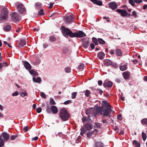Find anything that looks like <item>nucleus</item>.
<instances>
[{
	"label": "nucleus",
	"instance_id": "nucleus-1",
	"mask_svg": "<svg viewBox=\"0 0 147 147\" xmlns=\"http://www.w3.org/2000/svg\"><path fill=\"white\" fill-rule=\"evenodd\" d=\"M102 105L103 108L105 109L103 110L102 117L104 118L105 116L111 117V114L112 111L111 106L107 101L103 100L102 102Z\"/></svg>",
	"mask_w": 147,
	"mask_h": 147
},
{
	"label": "nucleus",
	"instance_id": "nucleus-2",
	"mask_svg": "<svg viewBox=\"0 0 147 147\" xmlns=\"http://www.w3.org/2000/svg\"><path fill=\"white\" fill-rule=\"evenodd\" d=\"M59 116L63 121H65L68 120L70 115L65 108H62L60 110Z\"/></svg>",
	"mask_w": 147,
	"mask_h": 147
},
{
	"label": "nucleus",
	"instance_id": "nucleus-3",
	"mask_svg": "<svg viewBox=\"0 0 147 147\" xmlns=\"http://www.w3.org/2000/svg\"><path fill=\"white\" fill-rule=\"evenodd\" d=\"M8 9L4 7L2 8L0 13V22L6 20L8 18Z\"/></svg>",
	"mask_w": 147,
	"mask_h": 147
},
{
	"label": "nucleus",
	"instance_id": "nucleus-4",
	"mask_svg": "<svg viewBox=\"0 0 147 147\" xmlns=\"http://www.w3.org/2000/svg\"><path fill=\"white\" fill-rule=\"evenodd\" d=\"M62 33L63 35L65 37H68V36L70 37H73V33L69 29L65 28L64 26H62Z\"/></svg>",
	"mask_w": 147,
	"mask_h": 147
},
{
	"label": "nucleus",
	"instance_id": "nucleus-5",
	"mask_svg": "<svg viewBox=\"0 0 147 147\" xmlns=\"http://www.w3.org/2000/svg\"><path fill=\"white\" fill-rule=\"evenodd\" d=\"M74 19V16L73 15L70 16H66L64 18V21L67 24L71 23L73 22Z\"/></svg>",
	"mask_w": 147,
	"mask_h": 147
},
{
	"label": "nucleus",
	"instance_id": "nucleus-6",
	"mask_svg": "<svg viewBox=\"0 0 147 147\" xmlns=\"http://www.w3.org/2000/svg\"><path fill=\"white\" fill-rule=\"evenodd\" d=\"M73 37H77L80 38L84 37L86 36V34L82 31L76 32L74 33Z\"/></svg>",
	"mask_w": 147,
	"mask_h": 147
},
{
	"label": "nucleus",
	"instance_id": "nucleus-7",
	"mask_svg": "<svg viewBox=\"0 0 147 147\" xmlns=\"http://www.w3.org/2000/svg\"><path fill=\"white\" fill-rule=\"evenodd\" d=\"M81 40L83 43V45L85 48H87L89 46V41L87 38H83Z\"/></svg>",
	"mask_w": 147,
	"mask_h": 147
},
{
	"label": "nucleus",
	"instance_id": "nucleus-8",
	"mask_svg": "<svg viewBox=\"0 0 147 147\" xmlns=\"http://www.w3.org/2000/svg\"><path fill=\"white\" fill-rule=\"evenodd\" d=\"M12 19L15 21L18 22L20 20L18 14L14 12L12 13Z\"/></svg>",
	"mask_w": 147,
	"mask_h": 147
},
{
	"label": "nucleus",
	"instance_id": "nucleus-9",
	"mask_svg": "<svg viewBox=\"0 0 147 147\" xmlns=\"http://www.w3.org/2000/svg\"><path fill=\"white\" fill-rule=\"evenodd\" d=\"M62 53L64 55H70L71 51L68 48L65 47L62 49Z\"/></svg>",
	"mask_w": 147,
	"mask_h": 147
},
{
	"label": "nucleus",
	"instance_id": "nucleus-10",
	"mask_svg": "<svg viewBox=\"0 0 147 147\" xmlns=\"http://www.w3.org/2000/svg\"><path fill=\"white\" fill-rule=\"evenodd\" d=\"M109 6L112 10H114L117 8L118 5L116 3L111 2L109 3Z\"/></svg>",
	"mask_w": 147,
	"mask_h": 147
},
{
	"label": "nucleus",
	"instance_id": "nucleus-11",
	"mask_svg": "<svg viewBox=\"0 0 147 147\" xmlns=\"http://www.w3.org/2000/svg\"><path fill=\"white\" fill-rule=\"evenodd\" d=\"M116 11L117 12L120 13L121 16H126L127 14V12L125 10L117 9L116 10Z\"/></svg>",
	"mask_w": 147,
	"mask_h": 147
},
{
	"label": "nucleus",
	"instance_id": "nucleus-12",
	"mask_svg": "<svg viewBox=\"0 0 147 147\" xmlns=\"http://www.w3.org/2000/svg\"><path fill=\"white\" fill-rule=\"evenodd\" d=\"M113 84L111 81H105L103 84V85L105 87L109 88L111 87Z\"/></svg>",
	"mask_w": 147,
	"mask_h": 147
},
{
	"label": "nucleus",
	"instance_id": "nucleus-13",
	"mask_svg": "<svg viewBox=\"0 0 147 147\" xmlns=\"http://www.w3.org/2000/svg\"><path fill=\"white\" fill-rule=\"evenodd\" d=\"M0 136H1V138L2 137L3 138V140L4 141H7L9 138V134L5 132L2 133Z\"/></svg>",
	"mask_w": 147,
	"mask_h": 147
},
{
	"label": "nucleus",
	"instance_id": "nucleus-14",
	"mask_svg": "<svg viewBox=\"0 0 147 147\" xmlns=\"http://www.w3.org/2000/svg\"><path fill=\"white\" fill-rule=\"evenodd\" d=\"M23 63L24 67L27 69H30L32 68L30 64L27 61H23Z\"/></svg>",
	"mask_w": 147,
	"mask_h": 147
},
{
	"label": "nucleus",
	"instance_id": "nucleus-15",
	"mask_svg": "<svg viewBox=\"0 0 147 147\" xmlns=\"http://www.w3.org/2000/svg\"><path fill=\"white\" fill-rule=\"evenodd\" d=\"M103 107H97L96 109V113L97 114L99 113L102 115V111H103Z\"/></svg>",
	"mask_w": 147,
	"mask_h": 147
},
{
	"label": "nucleus",
	"instance_id": "nucleus-16",
	"mask_svg": "<svg viewBox=\"0 0 147 147\" xmlns=\"http://www.w3.org/2000/svg\"><path fill=\"white\" fill-rule=\"evenodd\" d=\"M26 41L25 40L22 39H20L19 42V47H23L26 44Z\"/></svg>",
	"mask_w": 147,
	"mask_h": 147
},
{
	"label": "nucleus",
	"instance_id": "nucleus-17",
	"mask_svg": "<svg viewBox=\"0 0 147 147\" xmlns=\"http://www.w3.org/2000/svg\"><path fill=\"white\" fill-rule=\"evenodd\" d=\"M7 65V63L5 61L3 63H0V71H2V69L5 68Z\"/></svg>",
	"mask_w": 147,
	"mask_h": 147
},
{
	"label": "nucleus",
	"instance_id": "nucleus-18",
	"mask_svg": "<svg viewBox=\"0 0 147 147\" xmlns=\"http://www.w3.org/2000/svg\"><path fill=\"white\" fill-rule=\"evenodd\" d=\"M105 54L102 52H100L98 53L97 57L100 59H103L105 57Z\"/></svg>",
	"mask_w": 147,
	"mask_h": 147
},
{
	"label": "nucleus",
	"instance_id": "nucleus-19",
	"mask_svg": "<svg viewBox=\"0 0 147 147\" xmlns=\"http://www.w3.org/2000/svg\"><path fill=\"white\" fill-rule=\"evenodd\" d=\"M112 63V62L110 60L108 59H105L104 61V65L106 66H108L111 65Z\"/></svg>",
	"mask_w": 147,
	"mask_h": 147
},
{
	"label": "nucleus",
	"instance_id": "nucleus-20",
	"mask_svg": "<svg viewBox=\"0 0 147 147\" xmlns=\"http://www.w3.org/2000/svg\"><path fill=\"white\" fill-rule=\"evenodd\" d=\"M51 110L53 114H56L58 112L57 108L55 106H52L51 107Z\"/></svg>",
	"mask_w": 147,
	"mask_h": 147
},
{
	"label": "nucleus",
	"instance_id": "nucleus-21",
	"mask_svg": "<svg viewBox=\"0 0 147 147\" xmlns=\"http://www.w3.org/2000/svg\"><path fill=\"white\" fill-rule=\"evenodd\" d=\"M90 1L94 4L99 6H101L102 5V2L100 1H98L97 0H90Z\"/></svg>",
	"mask_w": 147,
	"mask_h": 147
},
{
	"label": "nucleus",
	"instance_id": "nucleus-22",
	"mask_svg": "<svg viewBox=\"0 0 147 147\" xmlns=\"http://www.w3.org/2000/svg\"><path fill=\"white\" fill-rule=\"evenodd\" d=\"M95 147H104V144L100 142H96L94 145Z\"/></svg>",
	"mask_w": 147,
	"mask_h": 147
},
{
	"label": "nucleus",
	"instance_id": "nucleus-23",
	"mask_svg": "<svg viewBox=\"0 0 147 147\" xmlns=\"http://www.w3.org/2000/svg\"><path fill=\"white\" fill-rule=\"evenodd\" d=\"M123 75L124 77V78L125 80H127L128 79L129 77L130 74L129 73V72H125L123 73Z\"/></svg>",
	"mask_w": 147,
	"mask_h": 147
},
{
	"label": "nucleus",
	"instance_id": "nucleus-24",
	"mask_svg": "<svg viewBox=\"0 0 147 147\" xmlns=\"http://www.w3.org/2000/svg\"><path fill=\"white\" fill-rule=\"evenodd\" d=\"M84 128L87 130L91 129L92 127V125L90 123H88L86 124L84 126Z\"/></svg>",
	"mask_w": 147,
	"mask_h": 147
},
{
	"label": "nucleus",
	"instance_id": "nucleus-25",
	"mask_svg": "<svg viewBox=\"0 0 147 147\" xmlns=\"http://www.w3.org/2000/svg\"><path fill=\"white\" fill-rule=\"evenodd\" d=\"M29 72L31 75L34 76H36L38 75V73L33 69H30Z\"/></svg>",
	"mask_w": 147,
	"mask_h": 147
},
{
	"label": "nucleus",
	"instance_id": "nucleus-26",
	"mask_svg": "<svg viewBox=\"0 0 147 147\" xmlns=\"http://www.w3.org/2000/svg\"><path fill=\"white\" fill-rule=\"evenodd\" d=\"M32 79L33 81L35 82L40 83L41 81V79L39 77L37 78L33 77Z\"/></svg>",
	"mask_w": 147,
	"mask_h": 147
},
{
	"label": "nucleus",
	"instance_id": "nucleus-27",
	"mask_svg": "<svg viewBox=\"0 0 147 147\" xmlns=\"http://www.w3.org/2000/svg\"><path fill=\"white\" fill-rule=\"evenodd\" d=\"M133 144L137 147H140V144L136 140H134L133 142Z\"/></svg>",
	"mask_w": 147,
	"mask_h": 147
},
{
	"label": "nucleus",
	"instance_id": "nucleus-28",
	"mask_svg": "<svg viewBox=\"0 0 147 147\" xmlns=\"http://www.w3.org/2000/svg\"><path fill=\"white\" fill-rule=\"evenodd\" d=\"M116 53L118 56H121L122 55V52L121 50L118 49H116Z\"/></svg>",
	"mask_w": 147,
	"mask_h": 147
},
{
	"label": "nucleus",
	"instance_id": "nucleus-29",
	"mask_svg": "<svg viewBox=\"0 0 147 147\" xmlns=\"http://www.w3.org/2000/svg\"><path fill=\"white\" fill-rule=\"evenodd\" d=\"M35 7L36 9H38L42 7V4L41 3L37 2L35 4Z\"/></svg>",
	"mask_w": 147,
	"mask_h": 147
},
{
	"label": "nucleus",
	"instance_id": "nucleus-30",
	"mask_svg": "<svg viewBox=\"0 0 147 147\" xmlns=\"http://www.w3.org/2000/svg\"><path fill=\"white\" fill-rule=\"evenodd\" d=\"M127 65L125 64H124L123 65L120 66V69L122 71H125L127 69Z\"/></svg>",
	"mask_w": 147,
	"mask_h": 147
},
{
	"label": "nucleus",
	"instance_id": "nucleus-31",
	"mask_svg": "<svg viewBox=\"0 0 147 147\" xmlns=\"http://www.w3.org/2000/svg\"><path fill=\"white\" fill-rule=\"evenodd\" d=\"M20 94L21 96L22 97H24L25 96L27 95V93L26 91H24L23 92H21L20 93Z\"/></svg>",
	"mask_w": 147,
	"mask_h": 147
},
{
	"label": "nucleus",
	"instance_id": "nucleus-32",
	"mask_svg": "<svg viewBox=\"0 0 147 147\" xmlns=\"http://www.w3.org/2000/svg\"><path fill=\"white\" fill-rule=\"evenodd\" d=\"M142 124L143 125H147V118H144L141 121Z\"/></svg>",
	"mask_w": 147,
	"mask_h": 147
},
{
	"label": "nucleus",
	"instance_id": "nucleus-33",
	"mask_svg": "<svg viewBox=\"0 0 147 147\" xmlns=\"http://www.w3.org/2000/svg\"><path fill=\"white\" fill-rule=\"evenodd\" d=\"M24 7V5L22 3H18L16 5V8L17 9H20Z\"/></svg>",
	"mask_w": 147,
	"mask_h": 147
},
{
	"label": "nucleus",
	"instance_id": "nucleus-34",
	"mask_svg": "<svg viewBox=\"0 0 147 147\" xmlns=\"http://www.w3.org/2000/svg\"><path fill=\"white\" fill-rule=\"evenodd\" d=\"M11 29V26L9 25H7L4 27V30L7 32L9 31Z\"/></svg>",
	"mask_w": 147,
	"mask_h": 147
},
{
	"label": "nucleus",
	"instance_id": "nucleus-35",
	"mask_svg": "<svg viewBox=\"0 0 147 147\" xmlns=\"http://www.w3.org/2000/svg\"><path fill=\"white\" fill-rule=\"evenodd\" d=\"M81 135L82 136H83V135L86 132V130L84 129L83 127H81L80 129Z\"/></svg>",
	"mask_w": 147,
	"mask_h": 147
},
{
	"label": "nucleus",
	"instance_id": "nucleus-36",
	"mask_svg": "<svg viewBox=\"0 0 147 147\" xmlns=\"http://www.w3.org/2000/svg\"><path fill=\"white\" fill-rule=\"evenodd\" d=\"M92 42L94 43L96 45H98V40H97L96 38L94 37H93L92 38Z\"/></svg>",
	"mask_w": 147,
	"mask_h": 147
},
{
	"label": "nucleus",
	"instance_id": "nucleus-37",
	"mask_svg": "<svg viewBox=\"0 0 147 147\" xmlns=\"http://www.w3.org/2000/svg\"><path fill=\"white\" fill-rule=\"evenodd\" d=\"M142 134L143 140L144 141H145L146 140L147 138V136L146 134L144 132H142Z\"/></svg>",
	"mask_w": 147,
	"mask_h": 147
},
{
	"label": "nucleus",
	"instance_id": "nucleus-38",
	"mask_svg": "<svg viewBox=\"0 0 147 147\" xmlns=\"http://www.w3.org/2000/svg\"><path fill=\"white\" fill-rule=\"evenodd\" d=\"M85 92V95L87 97H88L90 94L91 93L90 91L88 90H86Z\"/></svg>",
	"mask_w": 147,
	"mask_h": 147
},
{
	"label": "nucleus",
	"instance_id": "nucleus-39",
	"mask_svg": "<svg viewBox=\"0 0 147 147\" xmlns=\"http://www.w3.org/2000/svg\"><path fill=\"white\" fill-rule=\"evenodd\" d=\"M98 42L100 44H104L105 43V41L101 38H98Z\"/></svg>",
	"mask_w": 147,
	"mask_h": 147
},
{
	"label": "nucleus",
	"instance_id": "nucleus-40",
	"mask_svg": "<svg viewBox=\"0 0 147 147\" xmlns=\"http://www.w3.org/2000/svg\"><path fill=\"white\" fill-rule=\"evenodd\" d=\"M93 131H92L88 132L87 134V137L89 138H90L92 136Z\"/></svg>",
	"mask_w": 147,
	"mask_h": 147
},
{
	"label": "nucleus",
	"instance_id": "nucleus-41",
	"mask_svg": "<svg viewBox=\"0 0 147 147\" xmlns=\"http://www.w3.org/2000/svg\"><path fill=\"white\" fill-rule=\"evenodd\" d=\"M49 40L51 41L54 42L56 40V38L54 36H51L49 38Z\"/></svg>",
	"mask_w": 147,
	"mask_h": 147
},
{
	"label": "nucleus",
	"instance_id": "nucleus-42",
	"mask_svg": "<svg viewBox=\"0 0 147 147\" xmlns=\"http://www.w3.org/2000/svg\"><path fill=\"white\" fill-rule=\"evenodd\" d=\"M129 3L132 6H134L135 5L134 0H129Z\"/></svg>",
	"mask_w": 147,
	"mask_h": 147
},
{
	"label": "nucleus",
	"instance_id": "nucleus-43",
	"mask_svg": "<svg viewBox=\"0 0 147 147\" xmlns=\"http://www.w3.org/2000/svg\"><path fill=\"white\" fill-rule=\"evenodd\" d=\"M25 11V9L23 7L20 9H19L18 12L19 13L22 14Z\"/></svg>",
	"mask_w": 147,
	"mask_h": 147
},
{
	"label": "nucleus",
	"instance_id": "nucleus-44",
	"mask_svg": "<svg viewBox=\"0 0 147 147\" xmlns=\"http://www.w3.org/2000/svg\"><path fill=\"white\" fill-rule=\"evenodd\" d=\"M40 62V59H38L35 62H34V65H37L39 64Z\"/></svg>",
	"mask_w": 147,
	"mask_h": 147
},
{
	"label": "nucleus",
	"instance_id": "nucleus-45",
	"mask_svg": "<svg viewBox=\"0 0 147 147\" xmlns=\"http://www.w3.org/2000/svg\"><path fill=\"white\" fill-rule=\"evenodd\" d=\"M50 103L51 105H55L56 104L53 99L51 98H50Z\"/></svg>",
	"mask_w": 147,
	"mask_h": 147
},
{
	"label": "nucleus",
	"instance_id": "nucleus-46",
	"mask_svg": "<svg viewBox=\"0 0 147 147\" xmlns=\"http://www.w3.org/2000/svg\"><path fill=\"white\" fill-rule=\"evenodd\" d=\"M38 14L39 15L42 16L45 14L43 10L42 9H41L40 11L38 12Z\"/></svg>",
	"mask_w": 147,
	"mask_h": 147
},
{
	"label": "nucleus",
	"instance_id": "nucleus-47",
	"mask_svg": "<svg viewBox=\"0 0 147 147\" xmlns=\"http://www.w3.org/2000/svg\"><path fill=\"white\" fill-rule=\"evenodd\" d=\"M94 126L95 127L97 128H100V124L99 123H95L94 124Z\"/></svg>",
	"mask_w": 147,
	"mask_h": 147
},
{
	"label": "nucleus",
	"instance_id": "nucleus-48",
	"mask_svg": "<svg viewBox=\"0 0 147 147\" xmlns=\"http://www.w3.org/2000/svg\"><path fill=\"white\" fill-rule=\"evenodd\" d=\"M77 93L76 92H74L71 94V98L74 99L75 98L76 96Z\"/></svg>",
	"mask_w": 147,
	"mask_h": 147
},
{
	"label": "nucleus",
	"instance_id": "nucleus-49",
	"mask_svg": "<svg viewBox=\"0 0 147 147\" xmlns=\"http://www.w3.org/2000/svg\"><path fill=\"white\" fill-rule=\"evenodd\" d=\"M65 71L66 73L70 72L71 71V69L70 67H67L65 69Z\"/></svg>",
	"mask_w": 147,
	"mask_h": 147
},
{
	"label": "nucleus",
	"instance_id": "nucleus-50",
	"mask_svg": "<svg viewBox=\"0 0 147 147\" xmlns=\"http://www.w3.org/2000/svg\"><path fill=\"white\" fill-rule=\"evenodd\" d=\"M40 96L42 97L43 98H46V95L45 94L42 92L40 93Z\"/></svg>",
	"mask_w": 147,
	"mask_h": 147
},
{
	"label": "nucleus",
	"instance_id": "nucleus-51",
	"mask_svg": "<svg viewBox=\"0 0 147 147\" xmlns=\"http://www.w3.org/2000/svg\"><path fill=\"white\" fill-rule=\"evenodd\" d=\"M121 117L122 115L121 114H119L117 115V118L118 120L121 121L122 119Z\"/></svg>",
	"mask_w": 147,
	"mask_h": 147
},
{
	"label": "nucleus",
	"instance_id": "nucleus-52",
	"mask_svg": "<svg viewBox=\"0 0 147 147\" xmlns=\"http://www.w3.org/2000/svg\"><path fill=\"white\" fill-rule=\"evenodd\" d=\"M132 16H133L134 17L136 18L137 17V13L135 11H133L132 13Z\"/></svg>",
	"mask_w": 147,
	"mask_h": 147
},
{
	"label": "nucleus",
	"instance_id": "nucleus-53",
	"mask_svg": "<svg viewBox=\"0 0 147 147\" xmlns=\"http://www.w3.org/2000/svg\"><path fill=\"white\" fill-rule=\"evenodd\" d=\"M71 102V101L70 100H69L65 101L64 102V104L65 105H67L69 104Z\"/></svg>",
	"mask_w": 147,
	"mask_h": 147
},
{
	"label": "nucleus",
	"instance_id": "nucleus-54",
	"mask_svg": "<svg viewBox=\"0 0 147 147\" xmlns=\"http://www.w3.org/2000/svg\"><path fill=\"white\" fill-rule=\"evenodd\" d=\"M84 67V64H80L78 66V69H83Z\"/></svg>",
	"mask_w": 147,
	"mask_h": 147
},
{
	"label": "nucleus",
	"instance_id": "nucleus-55",
	"mask_svg": "<svg viewBox=\"0 0 147 147\" xmlns=\"http://www.w3.org/2000/svg\"><path fill=\"white\" fill-rule=\"evenodd\" d=\"M42 111V109L41 107H38L36 109V111L38 113H40Z\"/></svg>",
	"mask_w": 147,
	"mask_h": 147
},
{
	"label": "nucleus",
	"instance_id": "nucleus-56",
	"mask_svg": "<svg viewBox=\"0 0 147 147\" xmlns=\"http://www.w3.org/2000/svg\"><path fill=\"white\" fill-rule=\"evenodd\" d=\"M134 2L137 4H139L142 2V0H134Z\"/></svg>",
	"mask_w": 147,
	"mask_h": 147
},
{
	"label": "nucleus",
	"instance_id": "nucleus-57",
	"mask_svg": "<svg viewBox=\"0 0 147 147\" xmlns=\"http://www.w3.org/2000/svg\"><path fill=\"white\" fill-rule=\"evenodd\" d=\"M19 94V93L17 91H16L15 92L12 94V95L13 96H17Z\"/></svg>",
	"mask_w": 147,
	"mask_h": 147
},
{
	"label": "nucleus",
	"instance_id": "nucleus-58",
	"mask_svg": "<svg viewBox=\"0 0 147 147\" xmlns=\"http://www.w3.org/2000/svg\"><path fill=\"white\" fill-rule=\"evenodd\" d=\"M17 136L16 135L12 136H11V139L12 140H13L17 138Z\"/></svg>",
	"mask_w": 147,
	"mask_h": 147
},
{
	"label": "nucleus",
	"instance_id": "nucleus-59",
	"mask_svg": "<svg viewBox=\"0 0 147 147\" xmlns=\"http://www.w3.org/2000/svg\"><path fill=\"white\" fill-rule=\"evenodd\" d=\"M90 46L92 50H93L95 47V45L94 43H91L90 45Z\"/></svg>",
	"mask_w": 147,
	"mask_h": 147
},
{
	"label": "nucleus",
	"instance_id": "nucleus-60",
	"mask_svg": "<svg viewBox=\"0 0 147 147\" xmlns=\"http://www.w3.org/2000/svg\"><path fill=\"white\" fill-rule=\"evenodd\" d=\"M28 126H26L24 127L23 130L24 132H26L28 131Z\"/></svg>",
	"mask_w": 147,
	"mask_h": 147
},
{
	"label": "nucleus",
	"instance_id": "nucleus-61",
	"mask_svg": "<svg viewBox=\"0 0 147 147\" xmlns=\"http://www.w3.org/2000/svg\"><path fill=\"white\" fill-rule=\"evenodd\" d=\"M53 4H54L53 3H52V2L50 3H49V8L50 9L51 8L53 7Z\"/></svg>",
	"mask_w": 147,
	"mask_h": 147
},
{
	"label": "nucleus",
	"instance_id": "nucleus-62",
	"mask_svg": "<svg viewBox=\"0 0 147 147\" xmlns=\"http://www.w3.org/2000/svg\"><path fill=\"white\" fill-rule=\"evenodd\" d=\"M38 137L37 136H36L32 138V140H36L38 139Z\"/></svg>",
	"mask_w": 147,
	"mask_h": 147
},
{
	"label": "nucleus",
	"instance_id": "nucleus-63",
	"mask_svg": "<svg viewBox=\"0 0 147 147\" xmlns=\"http://www.w3.org/2000/svg\"><path fill=\"white\" fill-rule=\"evenodd\" d=\"M21 30V28L20 27H18V28L17 30H16V32H17L18 33L20 32V30Z\"/></svg>",
	"mask_w": 147,
	"mask_h": 147
},
{
	"label": "nucleus",
	"instance_id": "nucleus-64",
	"mask_svg": "<svg viewBox=\"0 0 147 147\" xmlns=\"http://www.w3.org/2000/svg\"><path fill=\"white\" fill-rule=\"evenodd\" d=\"M110 53L111 55L113 54H114L115 53L114 50H110Z\"/></svg>",
	"mask_w": 147,
	"mask_h": 147
}]
</instances>
